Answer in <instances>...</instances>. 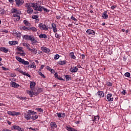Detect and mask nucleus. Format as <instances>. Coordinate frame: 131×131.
<instances>
[{"mask_svg": "<svg viewBox=\"0 0 131 131\" xmlns=\"http://www.w3.org/2000/svg\"><path fill=\"white\" fill-rule=\"evenodd\" d=\"M29 113L31 114L32 115H36L37 114V113L31 110H29Z\"/></svg>", "mask_w": 131, "mask_h": 131, "instance_id": "37", "label": "nucleus"}, {"mask_svg": "<svg viewBox=\"0 0 131 131\" xmlns=\"http://www.w3.org/2000/svg\"><path fill=\"white\" fill-rule=\"evenodd\" d=\"M102 17L103 18V19H108V14H107V12L105 11L103 13Z\"/></svg>", "mask_w": 131, "mask_h": 131, "instance_id": "28", "label": "nucleus"}, {"mask_svg": "<svg viewBox=\"0 0 131 131\" xmlns=\"http://www.w3.org/2000/svg\"><path fill=\"white\" fill-rule=\"evenodd\" d=\"M35 64V63L33 62L32 63V64L30 66H29V68H34V64Z\"/></svg>", "mask_w": 131, "mask_h": 131, "instance_id": "51", "label": "nucleus"}, {"mask_svg": "<svg viewBox=\"0 0 131 131\" xmlns=\"http://www.w3.org/2000/svg\"><path fill=\"white\" fill-rule=\"evenodd\" d=\"M15 70H16V71H18V72H20V73H21V74H23V71L21 70V69H20L19 68H17L15 69Z\"/></svg>", "mask_w": 131, "mask_h": 131, "instance_id": "46", "label": "nucleus"}, {"mask_svg": "<svg viewBox=\"0 0 131 131\" xmlns=\"http://www.w3.org/2000/svg\"><path fill=\"white\" fill-rule=\"evenodd\" d=\"M18 51H19V52H24V51L22 50V48H21V47L18 48Z\"/></svg>", "mask_w": 131, "mask_h": 131, "instance_id": "60", "label": "nucleus"}, {"mask_svg": "<svg viewBox=\"0 0 131 131\" xmlns=\"http://www.w3.org/2000/svg\"><path fill=\"white\" fill-rule=\"evenodd\" d=\"M71 19L72 20H73L75 21V22H77V19L75 18V17H74V16H72V17H71Z\"/></svg>", "mask_w": 131, "mask_h": 131, "instance_id": "53", "label": "nucleus"}, {"mask_svg": "<svg viewBox=\"0 0 131 131\" xmlns=\"http://www.w3.org/2000/svg\"><path fill=\"white\" fill-rule=\"evenodd\" d=\"M51 26H52L53 32L54 33H56L57 31H58V28H57V26L54 23H52Z\"/></svg>", "mask_w": 131, "mask_h": 131, "instance_id": "13", "label": "nucleus"}, {"mask_svg": "<svg viewBox=\"0 0 131 131\" xmlns=\"http://www.w3.org/2000/svg\"><path fill=\"white\" fill-rule=\"evenodd\" d=\"M50 127H51L52 129H55V128H57V124L55 122H51L50 123Z\"/></svg>", "mask_w": 131, "mask_h": 131, "instance_id": "14", "label": "nucleus"}, {"mask_svg": "<svg viewBox=\"0 0 131 131\" xmlns=\"http://www.w3.org/2000/svg\"><path fill=\"white\" fill-rule=\"evenodd\" d=\"M24 24L25 25H26V26H30V23H29L28 21L26 20H24Z\"/></svg>", "mask_w": 131, "mask_h": 131, "instance_id": "35", "label": "nucleus"}, {"mask_svg": "<svg viewBox=\"0 0 131 131\" xmlns=\"http://www.w3.org/2000/svg\"><path fill=\"white\" fill-rule=\"evenodd\" d=\"M1 52H3V53H8V52H9V49L5 47H1Z\"/></svg>", "mask_w": 131, "mask_h": 131, "instance_id": "26", "label": "nucleus"}, {"mask_svg": "<svg viewBox=\"0 0 131 131\" xmlns=\"http://www.w3.org/2000/svg\"><path fill=\"white\" fill-rule=\"evenodd\" d=\"M27 93L29 95H30V96L31 97V98H32L33 96H34V95H35V93L33 90L29 91L27 92Z\"/></svg>", "mask_w": 131, "mask_h": 131, "instance_id": "20", "label": "nucleus"}, {"mask_svg": "<svg viewBox=\"0 0 131 131\" xmlns=\"http://www.w3.org/2000/svg\"><path fill=\"white\" fill-rule=\"evenodd\" d=\"M99 119H100V117L98 116H93L92 117V121L95 122V121H98Z\"/></svg>", "mask_w": 131, "mask_h": 131, "instance_id": "21", "label": "nucleus"}, {"mask_svg": "<svg viewBox=\"0 0 131 131\" xmlns=\"http://www.w3.org/2000/svg\"><path fill=\"white\" fill-rule=\"evenodd\" d=\"M59 58H60V56L59 55V54H56L54 56L55 60H58V59H59Z\"/></svg>", "mask_w": 131, "mask_h": 131, "instance_id": "47", "label": "nucleus"}, {"mask_svg": "<svg viewBox=\"0 0 131 131\" xmlns=\"http://www.w3.org/2000/svg\"><path fill=\"white\" fill-rule=\"evenodd\" d=\"M58 77H59V76H58V73H55L54 74V77H55V78H58Z\"/></svg>", "mask_w": 131, "mask_h": 131, "instance_id": "59", "label": "nucleus"}, {"mask_svg": "<svg viewBox=\"0 0 131 131\" xmlns=\"http://www.w3.org/2000/svg\"><path fill=\"white\" fill-rule=\"evenodd\" d=\"M58 64H59V65H65V64H66V60H63V61H59L58 62Z\"/></svg>", "mask_w": 131, "mask_h": 131, "instance_id": "32", "label": "nucleus"}, {"mask_svg": "<svg viewBox=\"0 0 131 131\" xmlns=\"http://www.w3.org/2000/svg\"><path fill=\"white\" fill-rule=\"evenodd\" d=\"M28 50L32 53H34L35 54H37V50L35 48L31 49L30 48H29Z\"/></svg>", "mask_w": 131, "mask_h": 131, "instance_id": "22", "label": "nucleus"}, {"mask_svg": "<svg viewBox=\"0 0 131 131\" xmlns=\"http://www.w3.org/2000/svg\"><path fill=\"white\" fill-rule=\"evenodd\" d=\"M24 117L26 120H30L31 119V115L30 114H25Z\"/></svg>", "mask_w": 131, "mask_h": 131, "instance_id": "16", "label": "nucleus"}, {"mask_svg": "<svg viewBox=\"0 0 131 131\" xmlns=\"http://www.w3.org/2000/svg\"><path fill=\"white\" fill-rule=\"evenodd\" d=\"M46 68L47 69V70H49V71H50V70H51V67H50L49 66H46Z\"/></svg>", "mask_w": 131, "mask_h": 131, "instance_id": "61", "label": "nucleus"}, {"mask_svg": "<svg viewBox=\"0 0 131 131\" xmlns=\"http://www.w3.org/2000/svg\"><path fill=\"white\" fill-rule=\"evenodd\" d=\"M122 95H125L127 94L126 91L123 90V91L121 92Z\"/></svg>", "mask_w": 131, "mask_h": 131, "instance_id": "52", "label": "nucleus"}, {"mask_svg": "<svg viewBox=\"0 0 131 131\" xmlns=\"http://www.w3.org/2000/svg\"><path fill=\"white\" fill-rule=\"evenodd\" d=\"M38 73L39 75L41 76V77H42L43 78H46V76H45V75H43L42 73H41V72L38 71Z\"/></svg>", "mask_w": 131, "mask_h": 131, "instance_id": "41", "label": "nucleus"}, {"mask_svg": "<svg viewBox=\"0 0 131 131\" xmlns=\"http://www.w3.org/2000/svg\"><path fill=\"white\" fill-rule=\"evenodd\" d=\"M124 75L126 76V77L129 78L130 77V73L129 72H126L124 74Z\"/></svg>", "mask_w": 131, "mask_h": 131, "instance_id": "43", "label": "nucleus"}, {"mask_svg": "<svg viewBox=\"0 0 131 131\" xmlns=\"http://www.w3.org/2000/svg\"><path fill=\"white\" fill-rule=\"evenodd\" d=\"M57 79H58L59 80H63V81L65 80H64L63 78H62V77H60V76H59L58 77H57Z\"/></svg>", "mask_w": 131, "mask_h": 131, "instance_id": "56", "label": "nucleus"}, {"mask_svg": "<svg viewBox=\"0 0 131 131\" xmlns=\"http://www.w3.org/2000/svg\"><path fill=\"white\" fill-rule=\"evenodd\" d=\"M22 74H23V75H25L26 76H28V77H29V78H30L31 77V76L30 75H29V74H28L26 72H23Z\"/></svg>", "mask_w": 131, "mask_h": 131, "instance_id": "39", "label": "nucleus"}, {"mask_svg": "<svg viewBox=\"0 0 131 131\" xmlns=\"http://www.w3.org/2000/svg\"><path fill=\"white\" fill-rule=\"evenodd\" d=\"M36 110H37L39 112H40L41 113H42V112H43V110L41 109V108H36Z\"/></svg>", "mask_w": 131, "mask_h": 131, "instance_id": "48", "label": "nucleus"}, {"mask_svg": "<svg viewBox=\"0 0 131 131\" xmlns=\"http://www.w3.org/2000/svg\"><path fill=\"white\" fill-rule=\"evenodd\" d=\"M20 18H21V17H20V16L18 15L16 18V21H19Z\"/></svg>", "mask_w": 131, "mask_h": 131, "instance_id": "57", "label": "nucleus"}, {"mask_svg": "<svg viewBox=\"0 0 131 131\" xmlns=\"http://www.w3.org/2000/svg\"><path fill=\"white\" fill-rule=\"evenodd\" d=\"M97 95L100 98H104V92H103L102 91H98L97 93Z\"/></svg>", "mask_w": 131, "mask_h": 131, "instance_id": "19", "label": "nucleus"}, {"mask_svg": "<svg viewBox=\"0 0 131 131\" xmlns=\"http://www.w3.org/2000/svg\"><path fill=\"white\" fill-rule=\"evenodd\" d=\"M17 61H18V62H20V63H22V62H23V59L21 58L20 57H18V56H16L15 57Z\"/></svg>", "mask_w": 131, "mask_h": 131, "instance_id": "31", "label": "nucleus"}, {"mask_svg": "<svg viewBox=\"0 0 131 131\" xmlns=\"http://www.w3.org/2000/svg\"><path fill=\"white\" fill-rule=\"evenodd\" d=\"M65 116H66V114H65V113H61V117L64 118Z\"/></svg>", "mask_w": 131, "mask_h": 131, "instance_id": "62", "label": "nucleus"}, {"mask_svg": "<svg viewBox=\"0 0 131 131\" xmlns=\"http://www.w3.org/2000/svg\"><path fill=\"white\" fill-rule=\"evenodd\" d=\"M115 8H116V6H113L111 7V8L112 9V10H114V9H115Z\"/></svg>", "mask_w": 131, "mask_h": 131, "instance_id": "64", "label": "nucleus"}, {"mask_svg": "<svg viewBox=\"0 0 131 131\" xmlns=\"http://www.w3.org/2000/svg\"><path fill=\"white\" fill-rule=\"evenodd\" d=\"M25 8H27V9H32L35 11H37V9L38 8V5H37V3H26L25 4Z\"/></svg>", "mask_w": 131, "mask_h": 131, "instance_id": "1", "label": "nucleus"}, {"mask_svg": "<svg viewBox=\"0 0 131 131\" xmlns=\"http://www.w3.org/2000/svg\"><path fill=\"white\" fill-rule=\"evenodd\" d=\"M49 71H50V72H51V73H55V70L53 69H50V70H49Z\"/></svg>", "mask_w": 131, "mask_h": 131, "instance_id": "58", "label": "nucleus"}, {"mask_svg": "<svg viewBox=\"0 0 131 131\" xmlns=\"http://www.w3.org/2000/svg\"><path fill=\"white\" fill-rule=\"evenodd\" d=\"M70 56L72 59H76V56L74 55V52H72L70 53Z\"/></svg>", "mask_w": 131, "mask_h": 131, "instance_id": "30", "label": "nucleus"}, {"mask_svg": "<svg viewBox=\"0 0 131 131\" xmlns=\"http://www.w3.org/2000/svg\"><path fill=\"white\" fill-rule=\"evenodd\" d=\"M15 4L17 7H21L24 4L23 0H15Z\"/></svg>", "mask_w": 131, "mask_h": 131, "instance_id": "6", "label": "nucleus"}, {"mask_svg": "<svg viewBox=\"0 0 131 131\" xmlns=\"http://www.w3.org/2000/svg\"><path fill=\"white\" fill-rule=\"evenodd\" d=\"M21 33H20L19 32H18V33H16V36L18 37V38H21Z\"/></svg>", "mask_w": 131, "mask_h": 131, "instance_id": "45", "label": "nucleus"}, {"mask_svg": "<svg viewBox=\"0 0 131 131\" xmlns=\"http://www.w3.org/2000/svg\"><path fill=\"white\" fill-rule=\"evenodd\" d=\"M32 18V19L36 20V19H38V16H37V15H33Z\"/></svg>", "mask_w": 131, "mask_h": 131, "instance_id": "49", "label": "nucleus"}, {"mask_svg": "<svg viewBox=\"0 0 131 131\" xmlns=\"http://www.w3.org/2000/svg\"><path fill=\"white\" fill-rule=\"evenodd\" d=\"M18 55H20L21 56H25V53H18Z\"/></svg>", "mask_w": 131, "mask_h": 131, "instance_id": "55", "label": "nucleus"}, {"mask_svg": "<svg viewBox=\"0 0 131 131\" xmlns=\"http://www.w3.org/2000/svg\"><path fill=\"white\" fill-rule=\"evenodd\" d=\"M30 84L31 90H32V91H33L34 90V86H35V85L36 84L35 83V82H30Z\"/></svg>", "mask_w": 131, "mask_h": 131, "instance_id": "18", "label": "nucleus"}, {"mask_svg": "<svg viewBox=\"0 0 131 131\" xmlns=\"http://www.w3.org/2000/svg\"><path fill=\"white\" fill-rule=\"evenodd\" d=\"M57 114V116H58V117L59 118H61V117H62V116H61V113H57L56 114Z\"/></svg>", "mask_w": 131, "mask_h": 131, "instance_id": "54", "label": "nucleus"}, {"mask_svg": "<svg viewBox=\"0 0 131 131\" xmlns=\"http://www.w3.org/2000/svg\"><path fill=\"white\" fill-rule=\"evenodd\" d=\"M5 9L3 8H0V14L1 15H5Z\"/></svg>", "mask_w": 131, "mask_h": 131, "instance_id": "34", "label": "nucleus"}, {"mask_svg": "<svg viewBox=\"0 0 131 131\" xmlns=\"http://www.w3.org/2000/svg\"><path fill=\"white\" fill-rule=\"evenodd\" d=\"M10 84L12 86V88H19V86H20L19 84H17L14 81H11L10 82Z\"/></svg>", "mask_w": 131, "mask_h": 131, "instance_id": "15", "label": "nucleus"}, {"mask_svg": "<svg viewBox=\"0 0 131 131\" xmlns=\"http://www.w3.org/2000/svg\"><path fill=\"white\" fill-rule=\"evenodd\" d=\"M21 64H23L24 65H29V62L27 61H25L24 59L23 60V62H21Z\"/></svg>", "mask_w": 131, "mask_h": 131, "instance_id": "38", "label": "nucleus"}, {"mask_svg": "<svg viewBox=\"0 0 131 131\" xmlns=\"http://www.w3.org/2000/svg\"><path fill=\"white\" fill-rule=\"evenodd\" d=\"M39 38H45L47 39L48 38V36L46 34H40L39 35Z\"/></svg>", "mask_w": 131, "mask_h": 131, "instance_id": "24", "label": "nucleus"}, {"mask_svg": "<svg viewBox=\"0 0 131 131\" xmlns=\"http://www.w3.org/2000/svg\"><path fill=\"white\" fill-rule=\"evenodd\" d=\"M37 11L39 12H42V11H43L44 12H46V13H49V12H50L49 10L47 8H45L43 6L40 5H38Z\"/></svg>", "mask_w": 131, "mask_h": 131, "instance_id": "3", "label": "nucleus"}, {"mask_svg": "<svg viewBox=\"0 0 131 131\" xmlns=\"http://www.w3.org/2000/svg\"><path fill=\"white\" fill-rule=\"evenodd\" d=\"M17 12V9L16 8H12L11 9V13L12 14H14V13H16Z\"/></svg>", "mask_w": 131, "mask_h": 131, "instance_id": "44", "label": "nucleus"}, {"mask_svg": "<svg viewBox=\"0 0 131 131\" xmlns=\"http://www.w3.org/2000/svg\"><path fill=\"white\" fill-rule=\"evenodd\" d=\"M86 33L88 34V35H95V33L94 30H91V29H88L86 31Z\"/></svg>", "mask_w": 131, "mask_h": 131, "instance_id": "10", "label": "nucleus"}, {"mask_svg": "<svg viewBox=\"0 0 131 131\" xmlns=\"http://www.w3.org/2000/svg\"><path fill=\"white\" fill-rule=\"evenodd\" d=\"M38 118V116L35 115V116H32L31 117V119H33V120H36Z\"/></svg>", "mask_w": 131, "mask_h": 131, "instance_id": "36", "label": "nucleus"}, {"mask_svg": "<svg viewBox=\"0 0 131 131\" xmlns=\"http://www.w3.org/2000/svg\"><path fill=\"white\" fill-rule=\"evenodd\" d=\"M66 129H67L68 131H77V130L75 129V128L69 126L66 127Z\"/></svg>", "mask_w": 131, "mask_h": 131, "instance_id": "27", "label": "nucleus"}, {"mask_svg": "<svg viewBox=\"0 0 131 131\" xmlns=\"http://www.w3.org/2000/svg\"><path fill=\"white\" fill-rule=\"evenodd\" d=\"M41 51H42V52H44V53H46V54H49L51 51V50H50V49L47 48V47H41Z\"/></svg>", "mask_w": 131, "mask_h": 131, "instance_id": "8", "label": "nucleus"}, {"mask_svg": "<svg viewBox=\"0 0 131 131\" xmlns=\"http://www.w3.org/2000/svg\"><path fill=\"white\" fill-rule=\"evenodd\" d=\"M7 114H8L9 115H11V116H18V115H20V113H17L15 111H8L7 112Z\"/></svg>", "mask_w": 131, "mask_h": 131, "instance_id": "4", "label": "nucleus"}, {"mask_svg": "<svg viewBox=\"0 0 131 131\" xmlns=\"http://www.w3.org/2000/svg\"><path fill=\"white\" fill-rule=\"evenodd\" d=\"M61 36H61V34H58V33H56L55 34V37H56V38L60 39V38H61Z\"/></svg>", "mask_w": 131, "mask_h": 131, "instance_id": "33", "label": "nucleus"}, {"mask_svg": "<svg viewBox=\"0 0 131 131\" xmlns=\"http://www.w3.org/2000/svg\"><path fill=\"white\" fill-rule=\"evenodd\" d=\"M78 71V68H77V67H75L74 68L71 67L70 69V72H72V73H75L76 72H77V71Z\"/></svg>", "mask_w": 131, "mask_h": 131, "instance_id": "12", "label": "nucleus"}, {"mask_svg": "<svg viewBox=\"0 0 131 131\" xmlns=\"http://www.w3.org/2000/svg\"><path fill=\"white\" fill-rule=\"evenodd\" d=\"M29 31H33V32H36V31H37V29L34 27H32L29 28Z\"/></svg>", "mask_w": 131, "mask_h": 131, "instance_id": "25", "label": "nucleus"}, {"mask_svg": "<svg viewBox=\"0 0 131 131\" xmlns=\"http://www.w3.org/2000/svg\"><path fill=\"white\" fill-rule=\"evenodd\" d=\"M106 98L108 102H113V97H112V94H108L106 96Z\"/></svg>", "mask_w": 131, "mask_h": 131, "instance_id": "9", "label": "nucleus"}, {"mask_svg": "<svg viewBox=\"0 0 131 131\" xmlns=\"http://www.w3.org/2000/svg\"><path fill=\"white\" fill-rule=\"evenodd\" d=\"M27 14H29L30 15H31V14H32V13H33V9L30 8V9H27Z\"/></svg>", "mask_w": 131, "mask_h": 131, "instance_id": "29", "label": "nucleus"}, {"mask_svg": "<svg viewBox=\"0 0 131 131\" xmlns=\"http://www.w3.org/2000/svg\"><path fill=\"white\" fill-rule=\"evenodd\" d=\"M65 78H66L67 81H69V80H70V79H71V76H69L68 75H66L65 76Z\"/></svg>", "mask_w": 131, "mask_h": 131, "instance_id": "42", "label": "nucleus"}, {"mask_svg": "<svg viewBox=\"0 0 131 131\" xmlns=\"http://www.w3.org/2000/svg\"><path fill=\"white\" fill-rule=\"evenodd\" d=\"M9 44L11 46H15L18 45V41H9Z\"/></svg>", "mask_w": 131, "mask_h": 131, "instance_id": "23", "label": "nucleus"}, {"mask_svg": "<svg viewBox=\"0 0 131 131\" xmlns=\"http://www.w3.org/2000/svg\"><path fill=\"white\" fill-rule=\"evenodd\" d=\"M42 92H43V89L40 88H36V90H35V96H37V95H39L40 93H42Z\"/></svg>", "mask_w": 131, "mask_h": 131, "instance_id": "5", "label": "nucleus"}, {"mask_svg": "<svg viewBox=\"0 0 131 131\" xmlns=\"http://www.w3.org/2000/svg\"><path fill=\"white\" fill-rule=\"evenodd\" d=\"M106 85L107 86H112V83L110 82H106Z\"/></svg>", "mask_w": 131, "mask_h": 131, "instance_id": "50", "label": "nucleus"}, {"mask_svg": "<svg viewBox=\"0 0 131 131\" xmlns=\"http://www.w3.org/2000/svg\"><path fill=\"white\" fill-rule=\"evenodd\" d=\"M10 76H11V77H16V75H15V74H11L10 75Z\"/></svg>", "mask_w": 131, "mask_h": 131, "instance_id": "63", "label": "nucleus"}, {"mask_svg": "<svg viewBox=\"0 0 131 131\" xmlns=\"http://www.w3.org/2000/svg\"><path fill=\"white\" fill-rule=\"evenodd\" d=\"M33 35H25L23 36V38L25 39L26 40H31L32 38Z\"/></svg>", "mask_w": 131, "mask_h": 131, "instance_id": "7", "label": "nucleus"}, {"mask_svg": "<svg viewBox=\"0 0 131 131\" xmlns=\"http://www.w3.org/2000/svg\"><path fill=\"white\" fill-rule=\"evenodd\" d=\"M21 29H23V30H25L26 31H29V28H28L26 26L23 27Z\"/></svg>", "mask_w": 131, "mask_h": 131, "instance_id": "40", "label": "nucleus"}, {"mask_svg": "<svg viewBox=\"0 0 131 131\" xmlns=\"http://www.w3.org/2000/svg\"><path fill=\"white\" fill-rule=\"evenodd\" d=\"M38 27L40 30H44L45 31L49 30V27L43 23L39 24Z\"/></svg>", "mask_w": 131, "mask_h": 131, "instance_id": "2", "label": "nucleus"}, {"mask_svg": "<svg viewBox=\"0 0 131 131\" xmlns=\"http://www.w3.org/2000/svg\"><path fill=\"white\" fill-rule=\"evenodd\" d=\"M12 128L18 131H24V129L21 128V127H20V126L18 125H13L12 126Z\"/></svg>", "mask_w": 131, "mask_h": 131, "instance_id": "11", "label": "nucleus"}, {"mask_svg": "<svg viewBox=\"0 0 131 131\" xmlns=\"http://www.w3.org/2000/svg\"><path fill=\"white\" fill-rule=\"evenodd\" d=\"M31 42L32 45H35V43H37L38 41L37 40L35 39V38H34V36L32 37V39H31Z\"/></svg>", "mask_w": 131, "mask_h": 131, "instance_id": "17", "label": "nucleus"}]
</instances>
